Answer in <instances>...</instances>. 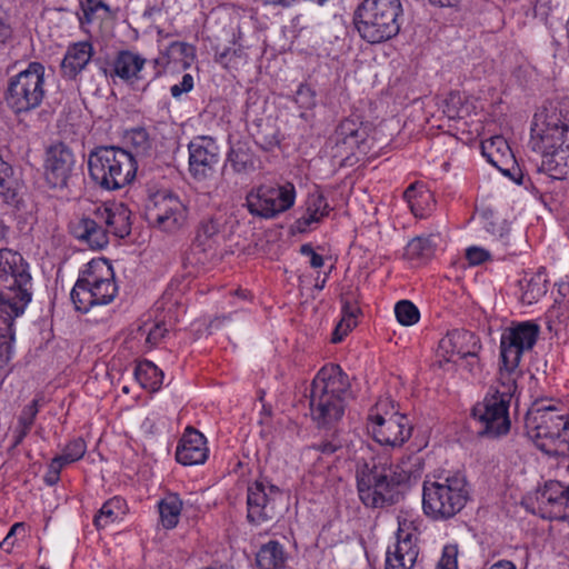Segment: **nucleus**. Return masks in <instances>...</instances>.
Returning <instances> with one entry per match:
<instances>
[{"mask_svg":"<svg viewBox=\"0 0 569 569\" xmlns=\"http://www.w3.org/2000/svg\"><path fill=\"white\" fill-rule=\"evenodd\" d=\"M529 146L542 157L540 171L553 179L569 174V116L560 104L549 103L535 114Z\"/></svg>","mask_w":569,"mask_h":569,"instance_id":"1","label":"nucleus"},{"mask_svg":"<svg viewBox=\"0 0 569 569\" xmlns=\"http://www.w3.org/2000/svg\"><path fill=\"white\" fill-rule=\"evenodd\" d=\"M399 478L396 479L391 466L376 461L363 462L357 469V488L360 500L370 508H382L396 502L397 487L401 481L417 476L421 469L420 458L409 456L398 466Z\"/></svg>","mask_w":569,"mask_h":569,"instance_id":"2","label":"nucleus"},{"mask_svg":"<svg viewBox=\"0 0 569 569\" xmlns=\"http://www.w3.org/2000/svg\"><path fill=\"white\" fill-rule=\"evenodd\" d=\"M350 389L349 377L340 366L330 363L318 371L310 390V413L318 427L331 428L341 420Z\"/></svg>","mask_w":569,"mask_h":569,"instance_id":"3","label":"nucleus"},{"mask_svg":"<svg viewBox=\"0 0 569 569\" xmlns=\"http://www.w3.org/2000/svg\"><path fill=\"white\" fill-rule=\"evenodd\" d=\"M31 274L16 250L0 248V318L9 321L23 313L31 301Z\"/></svg>","mask_w":569,"mask_h":569,"instance_id":"4","label":"nucleus"},{"mask_svg":"<svg viewBox=\"0 0 569 569\" xmlns=\"http://www.w3.org/2000/svg\"><path fill=\"white\" fill-rule=\"evenodd\" d=\"M468 500V482L461 473L435 476L423 481L422 510L432 520L452 519Z\"/></svg>","mask_w":569,"mask_h":569,"instance_id":"5","label":"nucleus"},{"mask_svg":"<svg viewBox=\"0 0 569 569\" xmlns=\"http://www.w3.org/2000/svg\"><path fill=\"white\" fill-rule=\"evenodd\" d=\"M403 13L400 0H362L353 14L359 36L376 44L397 37Z\"/></svg>","mask_w":569,"mask_h":569,"instance_id":"6","label":"nucleus"},{"mask_svg":"<svg viewBox=\"0 0 569 569\" xmlns=\"http://www.w3.org/2000/svg\"><path fill=\"white\" fill-rule=\"evenodd\" d=\"M118 295L112 266L102 258L92 259L81 270L70 293L76 310L88 312L111 303Z\"/></svg>","mask_w":569,"mask_h":569,"instance_id":"7","label":"nucleus"},{"mask_svg":"<svg viewBox=\"0 0 569 569\" xmlns=\"http://www.w3.org/2000/svg\"><path fill=\"white\" fill-rule=\"evenodd\" d=\"M526 429L536 447L551 457L569 456V420L553 407L529 410Z\"/></svg>","mask_w":569,"mask_h":569,"instance_id":"8","label":"nucleus"},{"mask_svg":"<svg viewBox=\"0 0 569 569\" xmlns=\"http://www.w3.org/2000/svg\"><path fill=\"white\" fill-rule=\"evenodd\" d=\"M88 168L91 179L104 190H119L136 177L134 156L117 147H99L89 153Z\"/></svg>","mask_w":569,"mask_h":569,"instance_id":"9","label":"nucleus"},{"mask_svg":"<svg viewBox=\"0 0 569 569\" xmlns=\"http://www.w3.org/2000/svg\"><path fill=\"white\" fill-rule=\"evenodd\" d=\"M44 71L42 63L30 62L26 70L9 79L4 101L14 114L40 107L46 97Z\"/></svg>","mask_w":569,"mask_h":569,"instance_id":"10","label":"nucleus"},{"mask_svg":"<svg viewBox=\"0 0 569 569\" xmlns=\"http://www.w3.org/2000/svg\"><path fill=\"white\" fill-rule=\"evenodd\" d=\"M368 419L373 439L385 447H402L410 439L413 430L409 418L399 413L395 403L388 398L376 403Z\"/></svg>","mask_w":569,"mask_h":569,"instance_id":"11","label":"nucleus"},{"mask_svg":"<svg viewBox=\"0 0 569 569\" xmlns=\"http://www.w3.org/2000/svg\"><path fill=\"white\" fill-rule=\"evenodd\" d=\"M146 217L149 223L159 231L176 234L187 227L189 210L177 194L162 190L149 198Z\"/></svg>","mask_w":569,"mask_h":569,"instance_id":"12","label":"nucleus"},{"mask_svg":"<svg viewBox=\"0 0 569 569\" xmlns=\"http://www.w3.org/2000/svg\"><path fill=\"white\" fill-rule=\"evenodd\" d=\"M296 200V188L287 182L282 186L261 184L246 197L248 211L257 217L272 219L289 210Z\"/></svg>","mask_w":569,"mask_h":569,"instance_id":"13","label":"nucleus"},{"mask_svg":"<svg viewBox=\"0 0 569 569\" xmlns=\"http://www.w3.org/2000/svg\"><path fill=\"white\" fill-rule=\"evenodd\" d=\"M280 489L268 481L257 480L248 487L247 519L254 526L273 521L279 516Z\"/></svg>","mask_w":569,"mask_h":569,"instance_id":"14","label":"nucleus"},{"mask_svg":"<svg viewBox=\"0 0 569 569\" xmlns=\"http://www.w3.org/2000/svg\"><path fill=\"white\" fill-rule=\"evenodd\" d=\"M509 400L496 395H488L472 409V416L481 423L480 435L491 438L506 435L510 429L508 415Z\"/></svg>","mask_w":569,"mask_h":569,"instance_id":"15","label":"nucleus"},{"mask_svg":"<svg viewBox=\"0 0 569 569\" xmlns=\"http://www.w3.org/2000/svg\"><path fill=\"white\" fill-rule=\"evenodd\" d=\"M189 172L198 181L214 176L219 162V147L211 137H196L188 144Z\"/></svg>","mask_w":569,"mask_h":569,"instance_id":"16","label":"nucleus"},{"mask_svg":"<svg viewBox=\"0 0 569 569\" xmlns=\"http://www.w3.org/2000/svg\"><path fill=\"white\" fill-rule=\"evenodd\" d=\"M539 335L540 326L533 321L513 322L501 333L500 355L521 361L523 353L535 347Z\"/></svg>","mask_w":569,"mask_h":569,"instance_id":"17","label":"nucleus"},{"mask_svg":"<svg viewBox=\"0 0 569 569\" xmlns=\"http://www.w3.org/2000/svg\"><path fill=\"white\" fill-rule=\"evenodd\" d=\"M481 343L479 338L471 331L456 329L449 331L440 339L437 349V363L443 367L445 363H457L465 355L480 351Z\"/></svg>","mask_w":569,"mask_h":569,"instance_id":"18","label":"nucleus"},{"mask_svg":"<svg viewBox=\"0 0 569 569\" xmlns=\"http://www.w3.org/2000/svg\"><path fill=\"white\" fill-rule=\"evenodd\" d=\"M76 158L71 149L64 143H56L48 148L44 176L51 188H63L67 186L74 168Z\"/></svg>","mask_w":569,"mask_h":569,"instance_id":"19","label":"nucleus"},{"mask_svg":"<svg viewBox=\"0 0 569 569\" xmlns=\"http://www.w3.org/2000/svg\"><path fill=\"white\" fill-rule=\"evenodd\" d=\"M69 229L74 238L93 250H101L109 243L108 230H106L102 220L98 219L96 209L90 216H83L71 221Z\"/></svg>","mask_w":569,"mask_h":569,"instance_id":"20","label":"nucleus"},{"mask_svg":"<svg viewBox=\"0 0 569 569\" xmlns=\"http://www.w3.org/2000/svg\"><path fill=\"white\" fill-rule=\"evenodd\" d=\"M209 449L204 436L192 427H188L176 450V459L184 466L202 465L208 459Z\"/></svg>","mask_w":569,"mask_h":569,"instance_id":"21","label":"nucleus"},{"mask_svg":"<svg viewBox=\"0 0 569 569\" xmlns=\"http://www.w3.org/2000/svg\"><path fill=\"white\" fill-rule=\"evenodd\" d=\"M98 219L111 233L118 238L127 237L131 231V211L123 202H104L96 208Z\"/></svg>","mask_w":569,"mask_h":569,"instance_id":"22","label":"nucleus"},{"mask_svg":"<svg viewBox=\"0 0 569 569\" xmlns=\"http://www.w3.org/2000/svg\"><path fill=\"white\" fill-rule=\"evenodd\" d=\"M94 49L89 41L71 43L61 61L62 77L69 80L77 78L91 61Z\"/></svg>","mask_w":569,"mask_h":569,"instance_id":"23","label":"nucleus"},{"mask_svg":"<svg viewBox=\"0 0 569 569\" xmlns=\"http://www.w3.org/2000/svg\"><path fill=\"white\" fill-rule=\"evenodd\" d=\"M147 60L139 53L130 50H121L112 62L111 77L116 76L127 83H133L142 79V70Z\"/></svg>","mask_w":569,"mask_h":569,"instance_id":"24","label":"nucleus"},{"mask_svg":"<svg viewBox=\"0 0 569 569\" xmlns=\"http://www.w3.org/2000/svg\"><path fill=\"white\" fill-rule=\"evenodd\" d=\"M193 59L194 49L192 46L186 42L174 41L153 60L154 67L157 68L156 77H159L170 64L187 69L192 63Z\"/></svg>","mask_w":569,"mask_h":569,"instance_id":"25","label":"nucleus"},{"mask_svg":"<svg viewBox=\"0 0 569 569\" xmlns=\"http://www.w3.org/2000/svg\"><path fill=\"white\" fill-rule=\"evenodd\" d=\"M418 555L419 550L415 541L410 535H407L397 541L393 549L388 550L386 569H412Z\"/></svg>","mask_w":569,"mask_h":569,"instance_id":"26","label":"nucleus"},{"mask_svg":"<svg viewBox=\"0 0 569 569\" xmlns=\"http://www.w3.org/2000/svg\"><path fill=\"white\" fill-rule=\"evenodd\" d=\"M481 149L482 154L492 166L499 169L503 174H509V168L506 166L513 163L515 158L508 142L503 137L495 136L485 140L481 143Z\"/></svg>","mask_w":569,"mask_h":569,"instance_id":"27","label":"nucleus"},{"mask_svg":"<svg viewBox=\"0 0 569 569\" xmlns=\"http://www.w3.org/2000/svg\"><path fill=\"white\" fill-rule=\"evenodd\" d=\"M519 365L520 360L500 355V366L498 376L499 387L497 388L493 395L510 401L512 395L517 389V379L521 376Z\"/></svg>","mask_w":569,"mask_h":569,"instance_id":"28","label":"nucleus"},{"mask_svg":"<svg viewBox=\"0 0 569 569\" xmlns=\"http://www.w3.org/2000/svg\"><path fill=\"white\" fill-rule=\"evenodd\" d=\"M403 198L417 218L427 217L436 204L432 192L420 182L410 184L403 192Z\"/></svg>","mask_w":569,"mask_h":569,"instance_id":"29","label":"nucleus"},{"mask_svg":"<svg viewBox=\"0 0 569 569\" xmlns=\"http://www.w3.org/2000/svg\"><path fill=\"white\" fill-rule=\"evenodd\" d=\"M20 189V179L14 173L12 166L0 153V197L8 204H17Z\"/></svg>","mask_w":569,"mask_h":569,"instance_id":"30","label":"nucleus"},{"mask_svg":"<svg viewBox=\"0 0 569 569\" xmlns=\"http://www.w3.org/2000/svg\"><path fill=\"white\" fill-rule=\"evenodd\" d=\"M342 302V317L338 325L336 326L331 341L333 343H338L342 341V339L348 335L357 326V318L360 313V308L356 300L352 297L343 295L341 297Z\"/></svg>","mask_w":569,"mask_h":569,"instance_id":"31","label":"nucleus"},{"mask_svg":"<svg viewBox=\"0 0 569 569\" xmlns=\"http://www.w3.org/2000/svg\"><path fill=\"white\" fill-rule=\"evenodd\" d=\"M337 149H345L352 151L362 142V134L360 133V123L352 119L342 120L333 134Z\"/></svg>","mask_w":569,"mask_h":569,"instance_id":"32","label":"nucleus"},{"mask_svg":"<svg viewBox=\"0 0 569 569\" xmlns=\"http://www.w3.org/2000/svg\"><path fill=\"white\" fill-rule=\"evenodd\" d=\"M259 569H283L287 556L283 547L274 540H271L259 549L256 556Z\"/></svg>","mask_w":569,"mask_h":569,"instance_id":"33","label":"nucleus"},{"mask_svg":"<svg viewBox=\"0 0 569 569\" xmlns=\"http://www.w3.org/2000/svg\"><path fill=\"white\" fill-rule=\"evenodd\" d=\"M331 208L322 193L316 191L306 200V213L300 218L299 223L309 227L311 223L321 221L329 214Z\"/></svg>","mask_w":569,"mask_h":569,"instance_id":"34","label":"nucleus"},{"mask_svg":"<svg viewBox=\"0 0 569 569\" xmlns=\"http://www.w3.org/2000/svg\"><path fill=\"white\" fill-rule=\"evenodd\" d=\"M134 376L140 386L151 392L158 391L163 382V372L149 360L138 363Z\"/></svg>","mask_w":569,"mask_h":569,"instance_id":"35","label":"nucleus"},{"mask_svg":"<svg viewBox=\"0 0 569 569\" xmlns=\"http://www.w3.org/2000/svg\"><path fill=\"white\" fill-rule=\"evenodd\" d=\"M126 513V502L120 497H113L107 500L94 517V525L98 529L120 519Z\"/></svg>","mask_w":569,"mask_h":569,"instance_id":"36","label":"nucleus"},{"mask_svg":"<svg viewBox=\"0 0 569 569\" xmlns=\"http://www.w3.org/2000/svg\"><path fill=\"white\" fill-rule=\"evenodd\" d=\"M42 398H34L29 405L24 406L21 410L18 425L14 430V446L20 445L26 436L29 433L34 419L39 412L40 401Z\"/></svg>","mask_w":569,"mask_h":569,"instance_id":"37","label":"nucleus"},{"mask_svg":"<svg viewBox=\"0 0 569 569\" xmlns=\"http://www.w3.org/2000/svg\"><path fill=\"white\" fill-rule=\"evenodd\" d=\"M228 161L238 174H248L256 170V160L252 152L241 144L231 148L228 153Z\"/></svg>","mask_w":569,"mask_h":569,"instance_id":"38","label":"nucleus"},{"mask_svg":"<svg viewBox=\"0 0 569 569\" xmlns=\"http://www.w3.org/2000/svg\"><path fill=\"white\" fill-rule=\"evenodd\" d=\"M182 501L177 495H169L159 502L160 520L164 528H174L180 518Z\"/></svg>","mask_w":569,"mask_h":569,"instance_id":"39","label":"nucleus"},{"mask_svg":"<svg viewBox=\"0 0 569 569\" xmlns=\"http://www.w3.org/2000/svg\"><path fill=\"white\" fill-rule=\"evenodd\" d=\"M435 252V243L431 237H417L406 247L405 257L408 260L421 262L431 258Z\"/></svg>","mask_w":569,"mask_h":569,"instance_id":"40","label":"nucleus"},{"mask_svg":"<svg viewBox=\"0 0 569 569\" xmlns=\"http://www.w3.org/2000/svg\"><path fill=\"white\" fill-rule=\"evenodd\" d=\"M471 112V106L460 92H450L445 100L443 113L449 119H463Z\"/></svg>","mask_w":569,"mask_h":569,"instance_id":"41","label":"nucleus"},{"mask_svg":"<svg viewBox=\"0 0 569 569\" xmlns=\"http://www.w3.org/2000/svg\"><path fill=\"white\" fill-rule=\"evenodd\" d=\"M82 17L79 18L80 23H91L96 19L106 18L110 14L109 6L102 0H80Z\"/></svg>","mask_w":569,"mask_h":569,"instance_id":"42","label":"nucleus"},{"mask_svg":"<svg viewBox=\"0 0 569 569\" xmlns=\"http://www.w3.org/2000/svg\"><path fill=\"white\" fill-rule=\"evenodd\" d=\"M396 318L402 326H413L420 319L419 309L409 300H400L395 306Z\"/></svg>","mask_w":569,"mask_h":569,"instance_id":"43","label":"nucleus"},{"mask_svg":"<svg viewBox=\"0 0 569 569\" xmlns=\"http://www.w3.org/2000/svg\"><path fill=\"white\" fill-rule=\"evenodd\" d=\"M220 226L218 221L214 219H206L203 220L197 232V240L200 244L211 247L213 242H216L219 237Z\"/></svg>","mask_w":569,"mask_h":569,"instance_id":"44","label":"nucleus"},{"mask_svg":"<svg viewBox=\"0 0 569 569\" xmlns=\"http://www.w3.org/2000/svg\"><path fill=\"white\" fill-rule=\"evenodd\" d=\"M128 143L136 154H144L151 148L149 133L143 128H134L127 133Z\"/></svg>","mask_w":569,"mask_h":569,"instance_id":"45","label":"nucleus"},{"mask_svg":"<svg viewBox=\"0 0 569 569\" xmlns=\"http://www.w3.org/2000/svg\"><path fill=\"white\" fill-rule=\"evenodd\" d=\"M168 329L163 323L156 322L148 327L147 325L139 327L138 335L144 336L146 345L149 349L156 347L166 337Z\"/></svg>","mask_w":569,"mask_h":569,"instance_id":"46","label":"nucleus"},{"mask_svg":"<svg viewBox=\"0 0 569 569\" xmlns=\"http://www.w3.org/2000/svg\"><path fill=\"white\" fill-rule=\"evenodd\" d=\"M218 62L224 68L237 69L246 62V53L241 48H228L218 56Z\"/></svg>","mask_w":569,"mask_h":569,"instance_id":"47","label":"nucleus"},{"mask_svg":"<svg viewBox=\"0 0 569 569\" xmlns=\"http://www.w3.org/2000/svg\"><path fill=\"white\" fill-rule=\"evenodd\" d=\"M86 442L81 439H74L71 442H69L63 452L59 455V457L67 463H72L74 461L80 460L83 455L86 453Z\"/></svg>","mask_w":569,"mask_h":569,"instance_id":"48","label":"nucleus"},{"mask_svg":"<svg viewBox=\"0 0 569 569\" xmlns=\"http://www.w3.org/2000/svg\"><path fill=\"white\" fill-rule=\"evenodd\" d=\"M458 553L457 545L445 546L437 569H458Z\"/></svg>","mask_w":569,"mask_h":569,"instance_id":"49","label":"nucleus"},{"mask_svg":"<svg viewBox=\"0 0 569 569\" xmlns=\"http://www.w3.org/2000/svg\"><path fill=\"white\" fill-rule=\"evenodd\" d=\"M295 102L302 109H311L316 106V93L309 86L301 83L296 91Z\"/></svg>","mask_w":569,"mask_h":569,"instance_id":"50","label":"nucleus"},{"mask_svg":"<svg viewBox=\"0 0 569 569\" xmlns=\"http://www.w3.org/2000/svg\"><path fill=\"white\" fill-rule=\"evenodd\" d=\"M67 463L59 457H54L49 463L48 471L44 476V481L49 486H53L59 481L60 472Z\"/></svg>","mask_w":569,"mask_h":569,"instance_id":"51","label":"nucleus"},{"mask_svg":"<svg viewBox=\"0 0 569 569\" xmlns=\"http://www.w3.org/2000/svg\"><path fill=\"white\" fill-rule=\"evenodd\" d=\"M24 532H26V528H24L23 523H21V522L14 523L10 528V530L7 533V536L4 537V539L0 542V548L3 549L4 551L9 552L14 545L16 537L23 536Z\"/></svg>","mask_w":569,"mask_h":569,"instance_id":"52","label":"nucleus"},{"mask_svg":"<svg viewBox=\"0 0 569 569\" xmlns=\"http://www.w3.org/2000/svg\"><path fill=\"white\" fill-rule=\"evenodd\" d=\"M193 86V77L190 73H186L179 83L170 88V93L174 99H179L183 93L190 92Z\"/></svg>","mask_w":569,"mask_h":569,"instance_id":"53","label":"nucleus"},{"mask_svg":"<svg viewBox=\"0 0 569 569\" xmlns=\"http://www.w3.org/2000/svg\"><path fill=\"white\" fill-rule=\"evenodd\" d=\"M12 39V28L7 13L0 11V49Z\"/></svg>","mask_w":569,"mask_h":569,"instance_id":"54","label":"nucleus"},{"mask_svg":"<svg viewBox=\"0 0 569 569\" xmlns=\"http://www.w3.org/2000/svg\"><path fill=\"white\" fill-rule=\"evenodd\" d=\"M468 261L476 266L487 261L490 258V253L480 247H470L466 251Z\"/></svg>","mask_w":569,"mask_h":569,"instance_id":"55","label":"nucleus"},{"mask_svg":"<svg viewBox=\"0 0 569 569\" xmlns=\"http://www.w3.org/2000/svg\"><path fill=\"white\" fill-rule=\"evenodd\" d=\"M300 252L301 254L306 256V257H309L310 258V266L315 269H318V268H321L325 263V260H323V257L318 254L313 248L311 247V244H302L301 248H300Z\"/></svg>","mask_w":569,"mask_h":569,"instance_id":"56","label":"nucleus"},{"mask_svg":"<svg viewBox=\"0 0 569 569\" xmlns=\"http://www.w3.org/2000/svg\"><path fill=\"white\" fill-rule=\"evenodd\" d=\"M17 317H12L9 321L0 322V363L4 360V353L7 351V346L3 341L6 338V335L10 331L13 320ZM0 321H2V318H0Z\"/></svg>","mask_w":569,"mask_h":569,"instance_id":"57","label":"nucleus"},{"mask_svg":"<svg viewBox=\"0 0 569 569\" xmlns=\"http://www.w3.org/2000/svg\"><path fill=\"white\" fill-rule=\"evenodd\" d=\"M341 447V441L338 440L337 438H333L331 440L321 441L320 443L315 446V449L319 450L321 453L325 455H332Z\"/></svg>","mask_w":569,"mask_h":569,"instance_id":"58","label":"nucleus"},{"mask_svg":"<svg viewBox=\"0 0 569 569\" xmlns=\"http://www.w3.org/2000/svg\"><path fill=\"white\" fill-rule=\"evenodd\" d=\"M478 353L479 351H473V353L465 355L460 359L463 361L466 368L469 370L471 375H477L480 371V361Z\"/></svg>","mask_w":569,"mask_h":569,"instance_id":"59","label":"nucleus"},{"mask_svg":"<svg viewBox=\"0 0 569 569\" xmlns=\"http://www.w3.org/2000/svg\"><path fill=\"white\" fill-rule=\"evenodd\" d=\"M429 2L440 8H455L460 3V0H429Z\"/></svg>","mask_w":569,"mask_h":569,"instance_id":"60","label":"nucleus"},{"mask_svg":"<svg viewBox=\"0 0 569 569\" xmlns=\"http://www.w3.org/2000/svg\"><path fill=\"white\" fill-rule=\"evenodd\" d=\"M488 569H516V566L513 562L509 560H499L492 566H490Z\"/></svg>","mask_w":569,"mask_h":569,"instance_id":"61","label":"nucleus"},{"mask_svg":"<svg viewBox=\"0 0 569 569\" xmlns=\"http://www.w3.org/2000/svg\"><path fill=\"white\" fill-rule=\"evenodd\" d=\"M8 227L0 222V242L7 238Z\"/></svg>","mask_w":569,"mask_h":569,"instance_id":"62","label":"nucleus"},{"mask_svg":"<svg viewBox=\"0 0 569 569\" xmlns=\"http://www.w3.org/2000/svg\"><path fill=\"white\" fill-rule=\"evenodd\" d=\"M224 320V318L220 319V318H216L214 320L211 321L210 323V327H216L218 328L220 325H221V321Z\"/></svg>","mask_w":569,"mask_h":569,"instance_id":"63","label":"nucleus"},{"mask_svg":"<svg viewBox=\"0 0 569 569\" xmlns=\"http://www.w3.org/2000/svg\"><path fill=\"white\" fill-rule=\"evenodd\" d=\"M326 280H327V276L322 279V281H321V282H319V283H317V284H316V286H317V288L322 289V288L325 287Z\"/></svg>","mask_w":569,"mask_h":569,"instance_id":"64","label":"nucleus"}]
</instances>
